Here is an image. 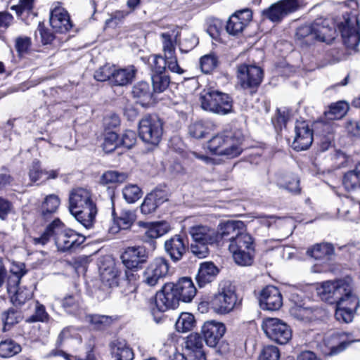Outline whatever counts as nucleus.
Wrapping results in <instances>:
<instances>
[{"mask_svg":"<svg viewBox=\"0 0 360 360\" xmlns=\"http://www.w3.org/2000/svg\"><path fill=\"white\" fill-rule=\"evenodd\" d=\"M51 237H53L56 245L60 251L75 250L85 240V237L69 229L58 219H55L46 228L44 233L34 238V243L45 245Z\"/></svg>","mask_w":360,"mask_h":360,"instance_id":"obj_1","label":"nucleus"},{"mask_svg":"<svg viewBox=\"0 0 360 360\" xmlns=\"http://www.w3.org/2000/svg\"><path fill=\"white\" fill-rule=\"evenodd\" d=\"M69 210L84 227L91 228L97 214L91 192L84 188L72 189L69 196Z\"/></svg>","mask_w":360,"mask_h":360,"instance_id":"obj_2","label":"nucleus"},{"mask_svg":"<svg viewBox=\"0 0 360 360\" xmlns=\"http://www.w3.org/2000/svg\"><path fill=\"white\" fill-rule=\"evenodd\" d=\"M201 107L203 110L219 115H226L232 111L233 101L225 93L207 89L203 90L200 96Z\"/></svg>","mask_w":360,"mask_h":360,"instance_id":"obj_3","label":"nucleus"},{"mask_svg":"<svg viewBox=\"0 0 360 360\" xmlns=\"http://www.w3.org/2000/svg\"><path fill=\"white\" fill-rule=\"evenodd\" d=\"M236 264L240 266H250L253 262L254 245L252 236L242 232L228 245Z\"/></svg>","mask_w":360,"mask_h":360,"instance_id":"obj_4","label":"nucleus"},{"mask_svg":"<svg viewBox=\"0 0 360 360\" xmlns=\"http://www.w3.org/2000/svg\"><path fill=\"white\" fill-rule=\"evenodd\" d=\"M344 22L338 25L345 46L352 50L360 51V19L353 14H346Z\"/></svg>","mask_w":360,"mask_h":360,"instance_id":"obj_5","label":"nucleus"},{"mask_svg":"<svg viewBox=\"0 0 360 360\" xmlns=\"http://www.w3.org/2000/svg\"><path fill=\"white\" fill-rule=\"evenodd\" d=\"M262 328L269 339L280 345L286 344L292 338L290 327L278 318L264 319Z\"/></svg>","mask_w":360,"mask_h":360,"instance_id":"obj_6","label":"nucleus"},{"mask_svg":"<svg viewBox=\"0 0 360 360\" xmlns=\"http://www.w3.org/2000/svg\"><path fill=\"white\" fill-rule=\"evenodd\" d=\"M139 131L144 142L158 145L163 134V123L156 115L146 116L139 122Z\"/></svg>","mask_w":360,"mask_h":360,"instance_id":"obj_7","label":"nucleus"},{"mask_svg":"<svg viewBox=\"0 0 360 360\" xmlns=\"http://www.w3.org/2000/svg\"><path fill=\"white\" fill-rule=\"evenodd\" d=\"M237 78L243 89H250V92H253L262 81L263 70L257 65L242 64L237 68Z\"/></svg>","mask_w":360,"mask_h":360,"instance_id":"obj_8","label":"nucleus"},{"mask_svg":"<svg viewBox=\"0 0 360 360\" xmlns=\"http://www.w3.org/2000/svg\"><path fill=\"white\" fill-rule=\"evenodd\" d=\"M237 302L234 290L230 285L222 287L210 302L211 309L217 314H225L233 310Z\"/></svg>","mask_w":360,"mask_h":360,"instance_id":"obj_9","label":"nucleus"},{"mask_svg":"<svg viewBox=\"0 0 360 360\" xmlns=\"http://www.w3.org/2000/svg\"><path fill=\"white\" fill-rule=\"evenodd\" d=\"M299 8L297 0H280L262 11L263 18L272 22L279 23L284 18Z\"/></svg>","mask_w":360,"mask_h":360,"instance_id":"obj_10","label":"nucleus"},{"mask_svg":"<svg viewBox=\"0 0 360 360\" xmlns=\"http://www.w3.org/2000/svg\"><path fill=\"white\" fill-rule=\"evenodd\" d=\"M347 290H349V281L340 279L322 283L318 288V293L321 300L330 304H337L342 294Z\"/></svg>","mask_w":360,"mask_h":360,"instance_id":"obj_11","label":"nucleus"},{"mask_svg":"<svg viewBox=\"0 0 360 360\" xmlns=\"http://www.w3.org/2000/svg\"><path fill=\"white\" fill-rule=\"evenodd\" d=\"M168 271V261L163 257H157L145 269L143 281L149 286H155L167 275Z\"/></svg>","mask_w":360,"mask_h":360,"instance_id":"obj_12","label":"nucleus"},{"mask_svg":"<svg viewBox=\"0 0 360 360\" xmlns=\"http://www.w3.org/2000/svg\"><path fill=\"white\" fill-rule=\"evenodd\" d=\"M315 41L331 43L337 36L335 23L330 19L319 18L312 22Z\"/></svg>","mask_w":360,"mask_h":360,"instance_id":"obj_13","label":"nucleus"},{"mask_svg":"<svg viewBox=\"0 0 360 360\" xmlns=\"http://www.w3.org/2000/svg\"><path fill=\"white\" fill-rule=\"evenodd\" d=\"M179 300L174 290V283H168L164 285L162 290L156 293L155 303L159 311L164 312L169 309L178 307Z\"/></svg>","mask_w":360,"mask_h":360,"instance_id":"obj_14","label":"nucleus"},{"mask_svg":"<svg viewBox=\"0 0 360 360\" xmlns=\"http://www.w3.org/2000/svg\"><path fill=\"white\" fill-rule=\"evenodd\" d=\"M49 22L52 28L60 33H65L72 27L69 13L61 6L60 2H56L53 4Z\"/></svg>","mask_w":360,"mask_h":360,"instance_id":"obj_15","label":"nucleus"},{"mask_svg":"<svg viewBox=\"0 0 360 360\" xmlns=\"http://www.w3.org/2000/svg\"><path fill=\"white\" fill-rule=\"evenodd\" d=\"M259 304L263 310L277 311L283 305L282 295L277 288L266 286L259 293Z\"/></svg>","mask_w":360,"mask_h":360,"instance_id":"obj_16","label":"nucleus"},{"mask_svg":"<svg viewBox=\"0 0 360 360\" xmlns=\"http://www.w3.org/2000/svg\"><path fill=\"white\" fill-rule=\"evenodd\" d=\"M148 259L143 247H129L121 255L123 264L127 269H139Z\"/></svg>","mask_w":360,"mask_h":360,"instance_id":"obj_17","label":"nucleus"},{"mask_svg":"<svg viewBox=\"0 0 360 360\" xmlns=\"http://www.w3.org/2000/svg\"><path fill=\"white\" fill-rule=\"evenodd\" d=\"M188 233L194 243L213 245L219 243L217 231L207 225L197 224L189 228Z\"/></svg>","mask_w":360,"mask_h":360,"instance_id":"obj_18","label":"nucleus"},{"mask_svg":"<svg viewBox=\"0 0 360 360\" xmlns=\"http://www.w3.org/2000/svg\"><path fill=\"white\" fill-rule=\"evenodd\" d=\"M252 17V11L248 8L236 12L227 21L226 32L231 35H238L250 22Z\"/></svg>","mask_w":360,"mask_h":360,"instance_id":"obj_19","label":"nucleus"},{"mask_svg":"<svg viewBox=\"0 0 360 360\" xmlns=\"http://www.w3.org/2000/svg\"><path fill=\"white\" fill-rule=\"evenodd\" d=\"M20 276L15 274L13 276L10 277L8 281L7 290L11 296V301L18 307L22 306L27 300H29L32 297V292L30 289L27 288H18L16 289L15 285L19 283Z\"/></svg>","mask_w":360,"mask_h":360,"instance_id":"obj_20","label":"nucleus"},{"mask_svg":"<svg viewBox=\"0 0 360 360\" xmlns=\"http://www.w3.org/2000/svg\"><path fill=\"white\" fill-rule=\"evenodd\" d=\"M225 332V325L215 321L205 322L201 328L205 343L211 347H214L218 344Z\"/></svg>","mask_w":360,"mask_h":360,"instance_id":"obj_21","label":"nucleus"},{"mask_svg":"<svg viewBox=\"0 0 360 360\" xmlns=\"http://www.w3.org/2000/svg\"><path fill=\"white\" fill-rule=\"evenodd\" d=\"M295 136L292 146L296 150L309 148L313 142L312 130L305 121H297L295 127Z\"/></svg>","mask_w":360,"mask_h":360,"instance_id":"obj_22","label":"nucleus"},{"mask_svg":"<svg viewBox=\"0 0 360 360\" xmlns=\"http://www.w3.org/2000/svg\"><path fill=\"white\" fill-rule=\"evenodd\" d=\"M138 225L146 229L144 235L142 236L143 241L150 243L153 249L155 248L154 239L166 234L170 229L169 224L165 221L148 223L140 221Z\"/></svg>","mask_w":360,"mask_h":360,"instance_id":"obj_23","label":"nucleus"},{"mask_svg":"<svg viewBox=\"0 0 360 360\" xmlns=\"http://www.w3.org/2000/svg\"><path fill=\"white\" fill-rule=\"evenodd\" d=\"M112 216L113 225L110 231L112 233H116L120 230L129 229L136 219L135 212L128 209H122L119 214H117L113 209Z\"/></svg>","mask_w":360,"mask_h":360,"instance_id":"obj_24","label":"nucleus"},{"mask_svg":"<svg viewBox=\"0 0 360 360\" xmlns=\"http://www.w3.org/2000/svg\"><path fill=\"white\" fill-rule=\"evenodd\" d=\"M243 138L240 132L226 131V138L221 155L233 158L242 153Z\"/></svg>","mask_w":360,"mask_h":360,"instance_id":"obj_25","label":"nucleus"},{"mask_svg":"<svg viewBox=\"0 0 360 360\" xmlns=\"http://www.w3.org/2000/svg\"><path fill=\"white\" fill-rule=\"evenodd\" d=\"M165 250L174 262H177L185 254L187 243L179 235H175L165 242Z\"/></svg>","mask_w":360,"mask_h":360,"instance_id":"obj_26","label":"nucleus"},{"mask_svg":"<svg viewBox=\"0 0 360 360\" xmlns=\"http://www.w3.org/2000/svg\"><path fill=\"white\" fill-rule=\"evenodd\" d=\"M219 269L213 262H205L200 264L195 281L199 288H203L211 283L219 274Z\"/></svg>","mask_w":360,"mask_h":360,"instance_id":"obj_27","label":"nucleus"},{"mask_svg":"<svg viewBox=\"0 0 360 360\" xmlns=\"http://www.w3.org/2000/svg\"><path fill=\"white\" fill-rule=\"evenodd\" d=\"M174 290L179 301L190 302L196 294V288L189 278H181L174 283Z\"/></svg>","mask_w":360,"mask_h":360,"instance_id":"obj_28","label":"nucleus"},{"mask_svg":"<svg viewBox=\"0 0 360 360\" xmlns=\"http://www.w3.org/2000/svg\"><path fill=\"white\" fill-rule=\"evenodd\" d=\"M131 94L136 103L143 107L150 106L155 100L149 84L146 82H140L135 84L132 88Z\"/></svg>","mask_w":360,"mask_h":360,"instance_id":"obj_29","label":"nucleus"},{"mask_svg":"<svg viewBox=\"0 0 360 360\" xmlns=\"http://www.w3.org/2000/svg\"><path fill=\"white\" fill-rule=\"evenodd\" d=\"M243 227V223L239 221H229L220 224L219 230L217 231L219 241L222 240L229 244L242 233Z\"/></svg>","mask_w":360,"mask_h":360,"instance_id":"obj_30","label":"nucleus"},{"mask_svg":"<svg viewBox=\"0 0 360 360\" xmlns=\"http://www.w3.org/2000/svg\"><path fill=\"white\" fill-rule=\"evenodd\" d=\"M179 37L180 32L177 28H173L160 34L164 56L176 54V45L179 43Z\"/></svg>","mask_w":360,"mask_h":360,"instance_id":"obj_31","label":"nucleus"},{"mask_svg":"<svg viewBox=\"0 0 360 360\" xmlns=\"http://www.w3.org/2000/svg\"><path fill=\"white\" fill-rule=\"evenodd\" d=\"M135 72L134 67L117 68L115 66L110 84L114 86L127 85L133 81Z\"/></svg>","mask_w":360,"mask_h":360,"instance_id":"obj_32","label":"nucleus"},{"mask_svg":"<svg viewBox=\"0 0 360 360\" xmlns=\"http://www.w3.org/2000/svg\"><path fill=\"white\" fill-rule=\"evenodd\" d=\"M60 204L58 195L51 194L45 197L40 207V212L43 219H49L56 213Z\"/></svg>","mask_w":360,"mask_h":360,"instance_id":"obj_33","label":"nucleus"},{"mask_svg":"<svg viewBox=\"0 0 360 360\" xmlns=\"http://www.w3.org/2000/svg\"><path fill=\"white\" fill-rule=\"evenodd\" d=\"M112 355L116 360H132L134 354L124 340H115L110 344Z\"/></svg>","mask_w":360,"mask_h":360,"instance_id":"obj_34","label":"nucleus"},{"mask_svg":"<svg viewBox=\"0 0 360 360\" xmlns=\"http://www.w3.org/2000/svg\"><path fill=\"white\" fill-rule=\"evenodd\" d=\"M335 252L332 244L322 243L314 245L307 251V254L316 260H328Z\"/></svg>","mask_w":360,"mask_h":360,"instance_id":"obj_35","label":"nucleus"},{"mask_svg":"<svg viewBox=\"0 0 360 360\" xmlns=\"http://www.w3.org/2000/svg\"><path fill=\"white\" fill-rule=\"evenodd\" d=\"M342 184L345 189L349 191L360 188V162L354 169L345 174Z\"/></svg>","mask_w":360,"mask_h":360,"instance_id":"obj_36","label":"nucleus"},{"mask_svg":"<svg viewBox=\"0 0 360 360\" xmlns=\"http://www.w3.org/2000/svg\"><path fill=\"white\" fill-rule=\"evenodd\" d=\"M312 23L299 27L295 33V40L301 46H310L315 42Z\"/></svg>","mask_w":360,"mask_h":360,"instance_id":"obj_37","label":"nucleus"},{"mask_svg":"<svg viewBox=\"0 0 360 360\" xmlns=\"http://www.w3.org/2000/svg\"><path fill=\"white\" fill-rule=\"evenodd\" d=\"M318 309L297 306L290 309L291 315L297 320L309 322L316 319Z\"/></svg>","mask_w":360,"mask_h":360,"instance_id":"obj_38","label":"nucleus"},{"mask_svg":"<svg viewBox=\"0 0 360 360\" xmlns=\"http://www.w3.org/2000/svg\"><path fill=\"white\" fill-rule=\"evenodd\" d=\"M197 352H204L202 338L198 333H191L185 340L184 352L188 354Z\"/></svg>","mask_w":360,"mask_h":360,"instance_id":"obj_39","label":"nucleus"},{"mask_svg":"<svg viewBox=\"0 0 360 360\" xmlns=\"http://www.w3.org/2000/svg\"><path fill=\"white\" fill-rule=\"evenodd\" d=\"M21 313L13 308L5 311L1 314V319L4 324L3 331L9 330L11 327L22 320Z\"/></svg>","mask_w":360,"mask_h":360,"instance_id":"obj_40","label":"nucleus"},{"mask_svg":"<svg viewBox=\"0 0 360 360\" xmlns=\"http://www.w3.org/2000/svg\"><path fill=\"white\" fill-rule=\"evenodd\" d=\"M128 179V174L115 170H109L104 172L100 179V183L103 185L110 184H122Z\"/></svg>","mask_w":360,"mask_h":360,"instance_id":"obj_41","label":"nucleus"},{"mask_svg":"<svg viewBox=\"0 0 360 360\" xmlns=\"http://www.w3.org/2000/svg\"><path fill=\"white\" fill-rule=\"evenodd\" d=\"M195 324L194 316L190 313H181L175 323L178 332L186 333L193 328Z\"/></svg>","mask_w":360,"mask_h":360,"instance_id":"obj_42","label":"nucleus"},{"mask_svg":"<svg viewBox=\"0 0 360 360\" xmlns=\"http://www.w3.org/2000/svg\"><path fill=\"white\" fill-rule=\"evenodd\" d=\"M342 303L346 309L355 311L359 307V300L355 294L352 292V285L349 282V290L342 294L341 299L338 300L337 304Z\"/></svg>","mask_w":360,"mask_h":360,"instance_id":"obj_43","label":"nucleus"},{"mask_svg":"<svg viewBox=\"0 0 360 360\" xmlns=\"http://www.w3.org/2000/svg\"><path fill=\"white\" fill-rule=\"evenodd\" d=\"M21 351V347L12 340H5L0 342V356L11 357Z\"/></svg>","mask_w":360,"mask_h":360,"instance_id":"obj_44","label":"nucleus"},{"mask_svg":"<svg viewBox=\"0 0 360 360\" xmlns=\"http://www.w3.org/2000/svg\"><path fill=\"white\" fill-rule=\"evenodd\" d=\"M101 281L104 285L109 288L116 287L119 284V271L114 267L105 269L101 274Z\"/></svg>","mask_w":360,"mask_h":360,"instance_id":"obj_45","label":"nucleus"},{"mask_svg":"<svg viewBox=\"0 0 360 360\" xmlns=\"http://www.w3.org/2000/svg\"><path fill=\"white\" fill-rule=\"evenodd\" d=\"M93 329L104 330L109 327L112 323L111 316L104 315H89L86 317Z\"/></svg>","mask_w":360,"mask_h":360,"instance_id":"obj_46","label":"nucleus"},{"mask_svg":"<svg viewBox=\"0 0 360 360\" xmlns=\"http://www.w3.org/2000/svg\"><path fill=\"white\" fill-rule=\"evenodd\" d=\"M210 131L209 124L202 121H197L190 124L188 127L189 134L195 139H202Z\"/></svg>","mask_w":360,"mask_h":360,"instance_id":"obj_47","label":"nucleus"},{"mask_svg":"<svg viewBox=\"0 0 360 360\" xmlns=\"http://www.w3.org/2000/svg\"><path fill=\"white\" fill-rule=\"evenodd\" d=\"M226 132L219 134L213 136L207 142V148L213 154L221 155L224 149Z\"/></svg>","mask_w":360,"mask_h":360,"instance_id":"obj_48","label":"nucleus"},{"mask_svg":"<svg viewBox=\"0 0 360 360\" xmlns=\"http://www.w3.org/2000/svg\"><path fill=\"white\" fill-rule=\"evenodd\" d=\"M119 146H120V142L117 134L114 131H105L102 143L103 150L107 153H111Z\"/></svg>","mask_w":360,"mask_h":360,"instance_id":"obj_49","label":"nucleus"},{"mask_svg":"<svg viewBox=\"0 0 360 360\" xmlns=\"http://www.w3.org/2000/svg\"><path fill=\"white\" fill-rule=\"evenodd\" d=\"M153 89L154 93H162L167 89L169 77L165 73L153 74L151 75Z\"/></svg>","mask_w":360,"mask_h":360,"instance_id":"obj_50","label":"nucleus"},{"mask_svg":"<svg viewBox=\"0 0 360 360\" xmlns=\"http://www.w3.org/2000/svg\"><path fill=\"white\" fill-rule=\"evenodd\" d=\"M348 110L349 105L347 103L339 101L330 106L327 115L330 120H338L344 117Z\"/></svg>","mask_w":360,"mask_h":360,"instance_id":"obj_51","label":"nucleus"},{"mask_svg":"<svg viewBox=\"0 0 360 360\" xmlns=\"http://www.w3.org/2000/svg\"><path fill=\"white\" fill-rule=\"evenodd\" d=\"M123 197L129 203H134L142 196L141 188L136 184L126 186L122 191Z\"/></svg>","mask_w":360,"mask_h":360,"instance_id":"obj_52","label":"nucleus"},{"mask_svg":"<svg viewBox=\"0 0 360 360\" xmlns=\"http://www.w3.org/2000/svg\"><path fill=\"white\" fill-rule=\"evenodd\" d=\"M81 297L80 295L77 292L72 295H66L61 302L63 307L68 312H73L77 310L80 304Z\"/></svg>","mask_w":360,"mask_h":360,"instance_id":"obj_53","label":"nucleus"},{"mask_svg":"<svg viewBox=\"0 0 360 360\" xmlns=\"http://www.w3.org/2000/svg\"><path fill=\"white\" fill-rule=\"evenodd\" d=\"M355 311L348 310L345 304H336L335 318L340 322L350 323L352 321Z\"/></svg>","mask_w":360,"mask_h":360,"instance_id":"obj_54","label":"nucleus"},{"mask_svg":"<svg viewBox=\"0 0 360 360\" xmlns=\"http://www.w3.org/2000/svg\"><path fill=\"white\" fill-rule=\"evenodd\" d=\"M115 65L110 64H105L100 67L96 70L94 73V78L97 81L105 82L109 81L111 82V77H112Z\"/></svg>","mask_w":360,"mask_h":360,"instance_id":"obj_55","label":"nucleus"},{"mask_svg":"<svg viewBox=\"0 0 360 360\" xmlns=\"http://www.w3.org/2000/svg\"><path fill=\"white\" fill-rule=\"evenodd\" d=\"M217 58L213 54L202 56L200 61V68L205 73H210L217 66Z\"/></svg>","mask_w":360,"mask_h":360,"instance_id":"obj_56","label":"nucleus"},{"mask_svg":"<svg viewBox=\"0 0 360 360\" xmlns=\"http://www.w3.org/2000/svg\"><path fill=\"white\" fill-rule=\"evenodd\" d=\"M46 170L41 167L40 162L37 160L32 162L29 167V177L32 182H36L44 177Z\"/></svg>","mask_w":360,"mask_h":360,"instance_id":"obj_57","label":"nucleus"},{"mask_svg":"<svg viewBox=\"0 0 360 360\" xmlns=\"http://www.w3.org/2000/svg\"><path fill=\"white\" fill-rule=\"evenodd\" d=\"M48 319L49 315L46 311L44 306L37 301L34 314L27 319V321L30 323L36 321L44 322L48 321Z\"/></svg>","mask_w":360,"mask_h":360,"instance_id":"obj_58","label":"nucleus"},{"mask_svg":"<svg viewBox=\"0 0 360 360\" xmlns=\"http://www.w3.org/2000/svg\"><path fill=\"white\" fill-rule=\"evenodd\" d=\"M280 352L276 346L268 345L264 347L259 360H279Z\"/></svg>","mask_w":360,"mask_h":360,"instance_id":"obj_59","label":"nucleus"},{"mask_svg":"<svg viewBox=\"0 0 360 360\" xmlns=\"http://www.w3.org/2000/svg\"><path fill=\"white\" fill-rule=\"evenodd\" d=\"M120 146L131 148L136 143V134L132 130H126L120 139Z\"/></svg>","mask_w":360,"mask_h":360,"instance_id":"obj_60","label":"nucleus"},{"mask_svg":"<svg viewBox=\"0 0 360 360\" xmlns=\"http://www.w3.org/2000/svg\"><path fill=\"white\" fill-rule=\"evenodd\" d=\"M223 30V23L219 19H212L210 21L207 32L214 39H217Z\"/></svg>","mask_w":360,"mask_h":360,"instance_id":"obj_61","label":"nucleus"},{"mask_svg":"<svg viewBox=\"0 0 360 360\" xmlns=\"http://www.w3.org/2000/svg\"><path fill=\"white\" fill-rule=\"evenodd\" d=\"M165 67L172 72L181 75L184 73V70L179 65L176 54L169 56H165Z\"/></svg>","mask_w":360,"mask_h":360,"instance_id":"obj_62","label":"nucleus"},{"mask_svg":"<svg viewBox=\"0 0 360 360\" xmlns=\"http://www.w3.org/2000/svg\"><path fill=\"white\" fill-rule=\"evenodd\" d=\"M158 205L154 201V198L150 194L145 198L141 205V211L144 214H149L155 211Z\"/></svg>","mask_w":360,"mask_h":360,"instance_id":"obj_63","label":"nucleus"},{"mask_svg":"<svg viewBox=\"0 0 360 360\" xmlns=\"http://www.w3.org/2000/svg\"><path fill=\"white\" fill-rule=\"evenodd\" d=\"M209 244L193 243L191 245V252L198 258H205L209 254Z\"/></svg>","mask_w":360,"mask_h":360,"instance_id":"obj_64","label":"nucleus"}]
</instances>
